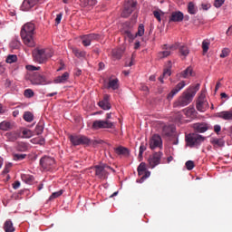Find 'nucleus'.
Returning a JSON list of instances; mask_svg holds the SVG:
<instances>
[{"instance_id": "obj_1", "label": "nucleus", "mask_w": 232, "mask_h": 232, "mask_svg": "<svg viewBox=\"0 0 232 232\" xmlns=\"http://www.w3.org/2000/svg\"><path fill=\"white\" fill-rule=\"evenodd\" d=\"M34 34L35 24L29 22L23 25L20 35L24 44H26V46H29L31 48L35 46V42H34Z\"/></svg>"}, {"instance_id": "obj_2", "label": "nucleus", "mask_w": 232, "mask_h": 232, "mask_svg": "<svg viewBox=\"0 0 232 232\" xmlns=\"http://www.w3.org/2000/svg\"><path fill=\"white\" fill-rule=\"evenodd\" d=\"M197 95V92L193 90V87L187 89L179 98L173 103L174 108H182L190 104L193 101V97Z\"/></svg>"}, {"instance_id": "obj_3", "label": "nucleus", "mask_w": 232, "mask_h": 232, "mask_svg": "<svg viewBox=\"0 0 232 232\" xmlns=\"http://www.w3.org/2000/svg\"><path fill=\"white\" fill-rule=\"evenodd\" d=\"M33 57L35 63L44 64L50 57H53V51L52 49L36 48L33 51Z\"/></svg>"}, {"instance_id": "obj_4", "label": "nucleus", "mask_w": 232, "mask_h": 232, "mask_svg": "<svg viewBox=\"0 0 232 232\" xmlns=\"http://www.w3.org/2000/svg\"><path fill=\"white\" fill-rule=\"evenodd\" d=\"M205 140L206 137L197 133H190L186 136V142L190 148H198Z\"/></svg>"}, {"instance_id": "obj_5", "label": "nucleus", "mask_w": 232, "mask_h": 232, "mask_svg": "<svg viewBox=\"0 0 232 232\" xmlns=\"http://www.w3.org/2000/svg\"><path fill=\"white\" fill-rule=\"evenodd\" d=\"M94 171L98 179H101L102 180H105V179H108V175H110V171L115 172V169H113V168L108 166L107 164H102V165L94 166Z\"/></svg>"}, {"instance_id": "obj_6", "label": "nucleus", "mask_w": 232, "mask_h": 232, "mask_svg": "<svg viewBox=\"0 0 232 232\" xmlns=\"http://www.w3.org/2000/svg\"><path fill=\"white\" fill-rule=\"evenodd\" d=\"M40 166L44 171H53L55 169V159L44 156L40 159Z\"/></svg>"}, {"instance_id": "obj_7", "label": "nucleus", "mask_w": 232, "mask_h": 232, "mask_svg": "<svg viewBox=\"0 0 232 232\" xmlns=\"http://www.w3.org/2000/svg\"><path fill=\"white\" fill-rule=\"evenodd\" d=\"M69 140L72 146H88L91 142L88 137L82 135H70Z\"/></svg>"}, {"instance_id": "obj_8", "label": "nucleus", "mask_w": 232, "mask_h": 232, "mask_svg": "<svg viewBox=\"0 0 232 232\" xmlns=\"http://www.w3.org/2000/svg\"><path fill=\"white\" fill-rule=\"evenodd\" d=\"M137 8V1L136 0H125L124 9L121 13V17H128L131 15L135 9Z\"/></svg>"}, {"instance_id": "obj_9", "label": "nucleus", "mask_w": 232, "mask_h": 232, "mask_svg": "<svg viewBox=\"0 0 232 232\" xmlns=\"http://www.w3.org/2000/svg\"><path fill=\"white\" fill-rule=\"evenodd\" d=\"M161 49L163 51L160 52L158 53V57L160 59H164L166 57H169V55H171V52H174V50L179 49V44H173L171 45H169L168 44H165L161 46Z\"/></svg>"}, {"instance_id": "obj_10", "label": "nucleus", "mask_w": 232, "mask_h": 232, "mask_svg": "<svg viewBox=\"0 0 232 232\" xmlns=\"http://www.w3.org/2000/svg\"><path fill=\"white\" fill-rule=\"evenodd\" d=\"M92 128L93 130H102V129L111 130L112 128H115V123L108 120L107 121L96 120L92 122Z\"/></svg>"}, {"instance_id": "obj_11", "label": "nucleus", "mask_w": 232, "mask_h": 232, "mask_svg": "<svg viewBox=\"0 0 232 232\" xmlns=\"http://www.w3.org/2000/svg\"><path fill=\"white\" fill-rule=\"evenodd\" d=\"M28 81L34 85L46 84V77L41 75L39 72H30L27 76Z\"/></svg>"}, {"instance_id": "obj_12", "label": "nucleus", "mask_w": 232, "mask_h": 232, "mask_svg": "<svg viewBox=\"0 0 232 232\" xmlns=\"http://www.w3.org/2000/svg\"><path fill=\"white\" fill-rule=\"evenodd\" d=\"M82 41V44L84 46H91L93 41H99L101 39V35L99 34H89L80 36Z\"/></svg>"}, {"instance_id": "obj_13", "label": "nucleus", "mask_w": 232, "mask_h": 232, "mask_svg": "<svg viewBox=\"0 0 232 232\" xmlns=\"http://www.w3.org/2000/svg\"><path fill=\"white\" fill-rule=\"evenodd\" d=\"M160 159H162V152L159 151L153 153L148 160L150 168L153 169V168L159 166V164H160Z\"/></svg>"}, {"instance_id": "obj_14", "label": "nucleus", "mask_w": 232, "mask_h": 232, "mask_svg": "<svg viewBox=\"0 0 232 232\" xmlns=\"http://www.w3.org/2000/svg\"><path fill=\"white\" fill-rule=\"evenodd\" d=\"M208 101H206V94L202 92L197 101L196 108L198 111H204L205 110H208Z\"/></svg>"}, {"instance_id": "obj_15", "label": "nucleus", "mask_w": 232, "mask_h": 232, "mask_svg": "<svg viewBox=\"0 0 232 232\" xmlns=\"http://www.w3.org/2000/svg\"><path fill=\"white\" fill-rule=\"evenodd\" d=\"M150 150H155L156 148H162V138L159 134H154L150 140Z\"/></svg>"}, {"instance_id": "obj_16", "label": "nucleus", "mask_w": 232, "mask_h": 232, "mask_svg": "<svg viewBox=\"0 0 232 232\" xmlns=\"http://www.w3.org/2000/svg\"><path fill=\"white\" fill-rule=\"evenodd\" d=\"M124 35L128 37L129 39H135V37H142L144 35V24H140L138 27V32L133 35L131 34V31L130 30H125L124 31Z\"/></svg>"}, {"instance_id": "obj_17", "label": "nucleus", "mask_w": 232, "mask_h": 232, "mask_svg": "<svg viewBox=\"0 0 232 232\" xmlns=\"http://www.w3.org/2000/svg\"><path fill=\"white\" fill-rule=\"evenodd\" d=\"M186 86V82L182 81L179 82L174 89L171 90V92L167 95L168 101H171Z\"/></svg>"}, {"instance_id": "obj_18", "label": "nucleus", "mask_w": 232, "mask_h": 232, "mask_svg": "<svg viewBox=\"0 0 232 232\" xmlns=\"http://www.w3.org/2000/svg\"><path fill=\"white\" fill-rule=\"evenodd\" d=\"M169 21V23H181V21H184V14L180 11L172 12Z\"/></svg>"}, {"instance_id": "obj_19", "label": "nucleus", "mask_w": 232, "mask_h": 232, "mask_svg": "<svg viewBox=\"0 0 232 232\" xmlns=\"http://www.w3.org/2000/svg\"><path fill=\"white\" fill-rule=\"evenodd\" d=\"M37 3H39V0H24L21 10L23 12H28L31 8H34Z\"/></svg>"}, {"instance_id": "obj_20", "label": "nucleus", "mask_w": 232, "mask_h": 232, "mask_svg": "<svg viewBox=\"0 0 232 232\" xmlns=\"http://www.w3.org/2000/svg\"><path fill=\"white\" fill-rule=\"evenodd\" d=\"M193 128L195 131H197L198 133H206V131L209 130V125H208V123H205V122H201V123L198 122V123H194Z\"/></svg>"}, {"instance_id": "obj_21", "label": "nucleus", "mask_w": 232, "mask_h": 232, "mask_svg": "<svg viewBox=\"0 0 232 232\" xmlns=\"http://www.w3.org/2000/svg\"><path fill=\"white\" fill-rule=\"evenodd\" d=\"M218 119H223V121H232V111H223L216 114Z\"/></svg>"}, {"instance_id": "obj_22", "label": "nucleus", "mask_w": 232, "mask_h": 232, "mask_svg": "<svg viewBox=\"0 0 232 232\" xmlns=\"http://www.w3.org/2000/svg\"><path fill=\"white\" fill-rule=\"evenodd\" d=\"M21 137V133L19 131H11L5 133V139L9 140L10 142H15L17 139Z\"/></svg>"}, {"instance_id": "obj_23", "label": "nucleus", "mask_w": 232, "mask_h": 232, "mask_svg": "<svg viewBox=\"0 0 232 232\" xmlns=\"http://www.w3.org/2000/svg\"><path fill=\"white\" fill-rule=\"evenodd\" d=\"M106 88H107V90H119V79L110 78Z\"/></svg>"}, {"instance_id": "obj_24", "label": "nucleus", "mask_w": 232, "mask_h": 232, "mask_svg": "<svg viewBox=\"0 0 232 232\" xmlns=\"http://www.w3.org/2000/svg\"><path fill=\"white\" fill-rule=\"evenodd\" d=\"M114 152L116 153V155H122L123 157H128V155H130V150L122 146L114 148Z\"/></svg>"}, {"instance_id": "obj_25", "label": "nucleus", "mask_w": 232, "mask_h": 232, "mask_svg": "<svg viewBox=\"0 0 232 232\" xmlns=\"http://www.w3.org/2000/svg\"><path fill=\"white\" fill-rule=\"evenodd\" d=\"M183 112L185 113L186 117H188V119H195V117H197V111H195V108L193 107L184 109Z\"/></svg>"}, {"instance_id": "obj_26", "label": "nucleus", "mask_w": 232, "mask_h": 232, "mask_svg": "<svg viewBox=\"0 0 232 232\" xmlns=\"http://www.w3.org/2000/svg\"><path fill=\"white\" fill-rule=\"evenodd\" d=\"M68 79H70V73H68V72H65L62 74V76H58L55 80L54 82L56 84H61L63 82H65L68 81Z\"/></svg>"}, {"instance_id": "obj_27", "label": "nucleus", "mask_w": 232, "mask_h": 232, "mask_svg": "<svg viewBox=\"0 0 232 232\" xmlns=\"http://www.w3.org/2000/svg\"><path fill=\"white\" fill-rule=\"evenodd\" d=\"M80 6L86 8L88 6H95L97 5V0H79Z\"/></svg>"}, {"instance_id": "obj_28", "label": "nucleus", "mask_w": 232, "mask_h": 232, "mask_svg": "<svg viewBox=\"0 0 232 232\" xmlns=\"http://www.w3.org/2000/svg\"><path fill=\"white\" fill-rule=\"evenodd\" d=\"M180 77H182V79H189V77H193V68L191 66L188 67L180 73Z\"/></svg>"}, {"instance_id": "obj_29", "label": "nucleus", "mask_w": 232, "mask_h": 232, "mask_svg": "<svg viewBox=\"0 0 232 232\" xmlns=\"http://www.w3.org/2000/svg\"><path fill=\"white\" fill-rule=\"evenodd\" d=\"M210 144H213L214 146H218V148H223V146H225L226 144V141H224L223 139L211 138Z\"/></svg>"}, {"instance_id": "obj_30", "label": "nucleus", "mask_w": 232, "mask_h": 232, "mask_svg": "<svg viewBox=\"0 0 232 232\" xmlns=\"http://www.w3.org/2000/svg\"><path fill=\"white\" fill-rule=\"evenodd\" d=\"M179 53L184 59L189 55V48L186 45H179L178 46Z\"/></svg>"}, {"instance_id": "obj_31", "label": "nucleus", "mask_w": 232, "mask_h": 232, "mask_svg": "<svg viewBox=\"0 0 232 232\" xmlns=\"http://www.w3.org/2000/svg\"><path fill=\"white\" fill-rule=\"evenodd\" d=\"M4 230L5 232H14V231H15V228L14 227V223H12V220L8 219L5 222Z\"/></svg>"}, {"instance_id": "obj_32", "label": "nucleus", "mask_w": 232, "mask_h": 232, "mask_svg": "<svg viewBox=\"0 0 232 232\" xmlns=\"http://www.w3.org/2000/svg\"><path fill=\"white\" fill-rule=\"evenodd\" d=\"M72 53L75 55V57H78V59H84L86 57V51H82L77 48L72 49Z\"/></svg>"}, {"instance_id": "obj_33", "label": "nucleus", "mask_w": 232, "mask_h": 232, "mask_svg": "<svg viewBox=\"0 0 232 232\" xmlns=\"http://www.w3.org/2000/svg\"><path fill=\"white\" fill-rule=\"evenodd\" d=\"M188 12L190 14V15H195L197 12H198V9L197 6H195V4L193 2H189L188 5Z\"/></svg>"}, {"instance_id": "obj_34", "label": "nucleus", "mask_w": 232, "mask_h": 232, "mask_svg": "<svg viewBox=\"0 0 232 232\" xmlns=\"http://www.w3.org/2000/svg\"><path fill=\"white\" fill-rule=\"evenodd\" d=\"M23 119L25 122H32L34 121V113L31 111H25L23 115Z\"/></svg>"}, {"instance_id": "obj_35", "label": "nucleus", "mask_w": 232, "mask_h": 232, "mask_svg": "<svg viewBox=\"0 0 232 232\" xmlns=\"http://www.w3.org/2000/svg\"><path fill=\"white\" fill-rule=\"evenodd\" d=\"M122 53H124V50L122 49L112 50V56L114 57V59H121V57H122Z\"/></svg>"}, {"instance_id": "obj_36", "label": "nucleus", "mask_w": 232, "mask_h": 232, "mask_svg": "<svg viewBox=\"0 0 232 232\" xmlns=\"http://www.w3.org/2000/svg\"><path fill=\"white\" fill-rule=\"evenodd\" d=\"M138 171V175L140 177L142 175H144V172L146 171V163L141 162L137 169Z\"/></svg>"}, {"instance_id": "obj_37", "label": "nucleus", "mask_w": 232, "mask_h": 232, "mask_svg": "<svg viewBox=\"0 0 232 232\" xmlns=\"http://www.w3.org/2000/svg\"><path fill=\"white\" fill-rule=\"evenodd\" d=\"M10 128H12V125L8 121H2L0 123V130H2L3 131H8Z\"/></svg>"}, {"instance_id": "obj_38", "label": "nucleus", "mask_w": 232, "mask_h": 232, "mask_svg": "<svg viewBox=\"0 0 232 232\" xmlns=\"http://www.w3.org/2000/svg\"><path fill=\"white\" fill-rule=\"evenodd\" d=\"M23 139H30L32 137H34V131L28 130V129H24L23 131Z\"/></svg>"}, {"instance_id": "obj_39", "label": "nucleus", "mask_w": 232, "mask_h": 232, "mask_svg": "<svg viewBox=\"0 0 232 232\" xmlns=\"http://www.w3.org/2000/svg\"><path fill=\"white\" fill-rule=\"evenodd\" d=\"M22 180H24L25 184H32V182H34V176L24 174L22 175Z\"/></svg>"}, {"instance_id": "obj_40", "label": "nucleus", "mask_w": 232, "mask_h": 232, "mask_svg": "<svg viewBox=\"0 0 232 232\" xmlns=\"http://www.w3.org/2000/svg\"><path fill=\"white\" fill-rule=\"evenodd\" d=\"M209 44H211V42H209V40H204L202 42V50H203V53H208V50H209Z\"/></svg>"}, {"instance_id": "obj_41", "label": "nucleus", "mask_w": 232, "mask_h": 232, "mask_svg": "<svg viewBox=\"0 0 232 232\" xmlns=\"http://www.w3.org/2000/svg\"><path fill=\"white\" fill-rule=\"evenodd\" d=\"M99 106H100V108H102V110H110L111 108L110 102H102L101 101L99 102Z\"/></svg>"}, {"instance_id": "obj_42", "label": "nucleus", "mask_w": 232, "mask_h": 232, "mask_svg": "<svg viewBox=\"0 0 232 232\" xmlns=\"http://www.w3.org/2000/svg\"><path fill=\"white\" fill-rule=\"evenodd\" d=\"M24 159H26V154H13V160H24Z\"/></svg>"}, {"instance_id": "obj_43", "label": "nucleus", "mask_w": 232, "mask_h": 232, "mask_svg": "<svg viewBox=\"0 0 232 232\" xmlns=\"http://www.w3.org/2000/svg\"><path fill=\"white\" fill-rule=\"evenodd\" d=\"M43 131H44V126L43 125V123H38L35 127L36 135H41Z\"/></svg>"}, {"instance_id": "obj_44", "label": "nucleus", "mask_w": 232, "mask_h": 232, "mask_svg": "<svg viewBox=\"0 0 232 232\" xmlns=\"http://www.w3.org/2000/svg\"><path fill=\"white\" fill-rule=\"evenodd\" d=\"M10 46L14 49V50H17V48H19V46H21V42H19V40L14 39L10 43Z\"/></svg>"}, {"instance_id": "obj_45", "label": "nucleus", "mask_w": 232, "mask_h": 232, "mask_svg": "<svg viewBox=\"0 0 232 232\" xmlns=\"http://www.w3.org/2000/svg\"><path fill=\"white\" fill-rule=\"evenodd\" d=\"M17 61V55L15 54H10L7 56L5 62L8 63L9 64H12V63H15Z\"/></svg>"}, {"instance_id": "obj_46", "label": "nucleus", "mask_w": 232, "mask_h": 232, "mask_svg": "<svg viewBox=\"0 0 232 232\" xmlns=\"http://www.w3.org/2000/svg\"><path fill=\"white\" fill-rule=\"evenodd\" d=\"M24 95L27 99H32V97H34V91L32 89H26L24 92Z\"/></svg>"}, {"instance_id": "obj_47", "label": "nucleus", "mask_w": 232, "mask_h": 232, "mask_svg": "<svg viewBox=\"0 0 232 232\" xmlns=\"http://www.w3.org/2000/svg\"><path fill=\"white\" fill-rule=\"evenodd\" d=\"M63 190H59L57 192H53L50 198H49V200H53V198H58V197H61V195H63Z\"/></svg>"}, {"instance_id": "obj_48", "label": "nucleus", "mask_w": 232, "mask_h": 232, "mask_svg": "<svg viewBox=\"0 0 232 232\" xmlns=\"http://www.w3.org/2000/svg\"><path fill=\"white\" fill-rule=\"evenodd\" d=\"M185 166H186L187 169H188V171H191V169H193V168H195V162H193V160H188L185 163Z\"/></svg>"}, {"instance_id": "obj_49", "label": "nucleus", "mask_w": 232, "mask_h": 232, "mask_svg": "<svg viewBox=\"0 0 232 232\" xmlns=\"http://www.w3.org/2000/svg\"><path fill=\"white\" fill-rule=\"evenodd\" d=\"M150 175H151V173L150 171L145 170L143 175H141L140 182L142 183V181L146 180V179H148L150 177Z\"/></svg>"}, {"instance_id": "obj_50", "label": "nucleus", "mask_w": 232, "mask_h": 232, "mask_svg": "<svg viewBox=\"0 0 232 232\" xmlns=\"http://www.w3.org/2000/svg\"><path fill=\"white\" fill-rule=\"evenodd\" d=\"M145 150H146V144L141 143L140 146V152H139V157L140 159H142V153H144Z\"/></svg>"}, {"instance_id": "obj_51", "label": "nucleus", "mask_w": 232, "mask_h": 232, "mask_svg": "<svg viewBox=\"0 0 232 232\" xmlns=\"http://www.w3.org/2000/svg\"><path fill=\"white\" fill-rule=\"evenodd\" d=\"M229 49H227V48H225V49H223L222 50V53H220V57L222 58V59H224L225 57H227V55H229Z\"/></svg>"}, {"instance_id": "obj_52", "label": "nucleus", "mask_w": 232, "mask_h": 232, "mask_svg": "<svg viewBox=\"0 0 232 232\" xmlns=\"http://www.w3.org/2000/svg\"><path fill=\"white\" fill-rule=\"evenodd\" d=\"M226 0H215V2H214V6L216 7V8H220V6H222L223 5H224V2H225Z\"/></svg>"}, {"instance_id": "obj_53", "label": "nucleus", "mask_w": 232, "mask_h": 232, "mask_svg": "<svg viewBox=\"0 0 232 232\" xmlns=\"http://www.w3.org/2000/svg\"><path fill=\"white\" fill-rule=\"evenodd\" d=\"M153 15L160 23L162 21V18H160V11H153Z\"/></svg>"}, {"instance_id": "obj_54", "label": "nucleus", "mask_w": 232, "mask_h": 232, "mask_svg": "<svg viewBox=\"0 0 232 232\" xmlns=\"http://www.w3.org/2000/svg\"><path fill=\"white\" fill-rule=\"evenodd\" d=\"M41 67H35L34 65H27L26 66V70H28V72H35L37 70H40Z\"/></svg>"}, {"instance_id": "obj_55", "label": "nucleus", "mask_w": 232, "mask_h": 232, "mask_svg": "<svg viewBox=\"0 0 232 232\" xmlns=\"http://www.w3.org/2000/svg\"><path fill=\"white\" fill-rule=\"evenodd\" d=\"M174 121L176 122H180V121H182V114L180 112H177L174 116Z\"/></svg>"}, {"instance_id": "obj_56", "label": "nucleus", "mask_w": 232, "mask_h": 232, "mask_svg": "<svg viewBox=\"0 0 232 232\" xmlns=\"http://www.w3.org/2000/svg\"><path fill=\"white\" fill-rule=\"evenodd\" d=\"M61 19H63V14L60 13L56 15V18H55V23L56 24H61Z\"/></svg>"}, {"instance_id": "obj_57", "label": "nucleus", "mask_w": 232, "mask_h": 232, "mask_svg": "<svg viewBox=\"0 0 232 232\" xmlns=\"http://www.w3.org/2000/svg\"><path fill=\"white\" fill-rule=\"evenodd\" d=\"M10 168H12V163H7L4 169V173H10Z\"/></svg>"}, {"instance_id": "obj_58", "label": "nucleus", "mask_w": 232, "mask_h": 232, "mask_svg": "<svg viewBox=\"0 0 232 232\" xmlns=\"http://www.w3.org/2000/svg\"><path fill=\"white\" fill-rule=\"evenodd\" d=\"M169 75H171V70L165 69L163 72V77H169Z\"/></svg>"}, {"instance_id": "obj_59", "label": "nucleus", "mask_w": 232, "mask_h": 232, "mask_svg": "<svg viewBox=\"0 0 232 232\" xmlns=\"http://www.w3.org/2000/svg\"><path fill=\"white\" fill-rule=\"evenodd\" d=\"M222 130V127L220 125H215L214 126V131L218 135L220 133V130Z\"/></svg>"}, {"instance_id": "obj_60", "label": "nucleus", "mask_w": 232, "mask_h": 232, "mask_svg": "<svg viewBox=\"0 0 232 232\" xmlns=\"http://www.w3.org/2000/svg\"><path fill=\"white\" fill-rule=\"evenodd\" d=\"M20 187H21V182H19V181L14 182V184H13L14 189H19Z\"/></svg>"}, {"instance_id": "obj_61", "label": "nucleus", "mask_w": 232, "mask_h": 232, "mask_svg": "<svg viewBox=\"0 0 232 232\" xmlns=\"http://www.w3.org/2000/svg\"><path fill=\"white\" fill-rule=\"evenodd\" d=\"M18 150H20L21 151H25L26 150V144L22 143L18 146Z\"/></svg>"}, {"instance_id": "obj_62", "label": "nucleus", "mask_w": 232, "mask_h": 232, "mask_svg": "<svg viewBox=\"0 0 232 232\" xmlns=\"http://www.w3.org/2000/svg\"><path fill=\"white\" fill-rule=\"evenodd\" d=\"M102 102H110V95L105 94L104 97H103V100Z\"/></svg>"}, {"instance_id": "obj_63", "label": "nucleus", "mask_w": 232, "mask_h": 232, "mask_svg": "<svg viewBox=\"0 0 232 232\" xmlns=\"http://www.w3.org/2000/svg\"><path fill=\"white\" fill-rule=\"evenodd\" d=\"M82 73V71L81 69H76L74 75H76V77H79Z\"/></svg>"}, {"instance_id": "obj_64", "label": "nucleus", "mask_w": 232, "mask_h": 232, "mask_svg": "<svg viewBox=\"0 0 232 232\" xmlns=\"http://www.w3.org/2000/svg\"><path fill=\"white\" fill-rule=\"evenodd\" d=\"M227 35H228V36L232 35V25L230 27H228V29L227 31Z\"/></svg>"}]
</instances>
